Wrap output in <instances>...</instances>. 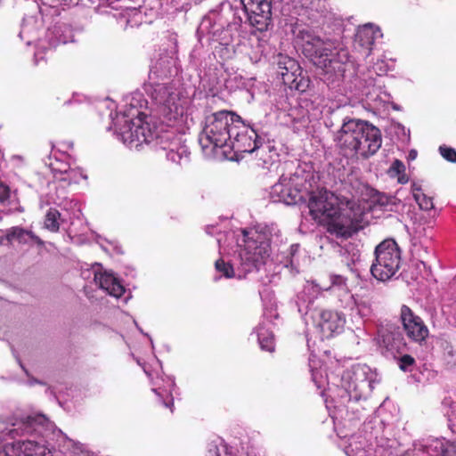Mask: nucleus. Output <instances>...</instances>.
I'll use <instances>...</instances> for the list:
<instances>
[{
    "label": "nucleus",
    "instance_id": "obj_19",
    "mask_svg": "<svg viewBox=\"0 0 456 456\" xmlns=\"http://www.w3.org/2000/svg\"><path fill=\"white\" fill-rule=\"evenodd\" d=\"M297 172H296L293 175V177H289V179L285 177L284 175H281L280 178V181L278 183H276L273 189L275 193L279 194L280 200L287 201L290 199L291 200H294L297 192L299 191V189L295 188L292 190L290 187H289V183L293 182L295 177H297Z\"/></svg>",
    "mask_w": 456,
    "mask_h": 456
},
{
    "label": "nucleus",
    "instance_id": "obj_21",
    "mask_svg": "<svg viewBox=\"0 0 456 456\" xmlns=\"http://www.w3.org/2000/svg\"><path fill=\"white\" fill-rule=\"evenodd\" d=\"M271 240L272 232L269 229L265 228L258 232V260L264 264L271 255Z\"/></svg>",
    "mask_w": 456,
    "mask_h": 456
},
{
    "label": "nucleus",
    "instance_id": "obj_1",
    "mask_svg": "<svg viewBox=\"0 0 456 456\" xmlns=\"http://www.w3.org/2000/svg\"><path fill=\"white\" fill-rule=\"evenodd\" d=\"M308 208L312 218L337 239L347 240L368 224L365 208L357 201H340L326 189L310 193Z\"/></svg>",
    "mask_w": 456,
    "mask_h": 456
},
{
    "label": "nucleus",
    "instance_id": "obj_30",
    "mask_svg": "<svg viewBox=\"0 0 456 456\" xmlns=\"http://www.w3.org/2000/svg\"><path fill=\"white\" fill-rule=\"evenodd\" d=\"M260 346L262 350L273 353L275 351L274 336L271 334L266 338H263L260 340Z\"/></svg>",
    "mask_w": 456,
    "mask_h": 456
},
{
    "label": "nucleus",
    "instance_id": "obj_25",
    "mask_svg": "<svg viewBox=\"0 0 456 456\" xmlns=\"http://www.w3.org/2000/svg\"><path fill=\"white\" fill-rule=\"evenodd\" d=\"M247 20L252 27L256 25V4L254 0H241Z\"/></svg>",
    "mask_w": 456,
    "mask_h": 456
},
{
    "label": "nucleus",
    "instance_id": "obj_32",
    "mask_svg": "<svg viewBox=\"0 0 456 456\" xmlns=\"http://www.w3.org/2000/svg\"><path fill=\"white\" fill-rule=\"evenodd\" d=\"M391 169L399 175L405 171V166L401 160L395 159L391 166Z\"/></svg>",
    "mask_w": 456,
    "mask_h": 456
},
{
    "label": "nucleus",
    "instance_id": "obj_24",
    "mask_svg": "<svg viewBox=\"0 0 456 456\" xmlns=\"http://www.w3.org/2000/svg\"><path fill=\"white\" fill-rule=\"evenodd\" d=\"M61 213L55 208H50L45 218V228L52 232H57L60 229L59 219Z\"/></svg>",
    "mask_w": 456,
    "mask_h": 456
},
{
    "label": "nucleus",
    "instance_id": "obj_8",
    "mask_svg": "<svg viewBox=\"0 0 456 456\" xmlns=\"http://www.w3.org/2000/svg\"><path fill=\"white\" fill-rule=\"evenodd\" d=\"M378 344L383 354L391 355L394 358L407 349V343L400 327L391 323L379 328Z\"/></svg>",
    "mask_w": 456,
    "mask_h": 456
},
{
    "label": "nucleus",
    "instance_id": "obj_22",
    "mask_svg": "<svg viewBox=\"0 0 456 456\" xmlns=\"http://www.w3.org/2000/svg\"><path fill=\"white\" fill-rule=\"evenodd\" d=\"M245 245L240 250V256L243 265L256 267V242L255 240L245 241Z\"/></svg>",
    "mask_w": 456,
    "mask_h": 456
},
{
    "label": "nucleus",
    "instance_id": "obj_14",
    "mask_svg": "<svg viewBox=\"0 0 456 456\" xmlns=\"http://www.w3.org/2000/svg\"><path fill=\"white\" fill-rule=\"evenodd\" d=\"M359 126L361 130H363V134L358 136L361 143L358 157L367 159L374 155L381 147V132L368 121L361 120V126Z\"/></svg>",
    "mask_w": 456,
    "mask_h": 456
},
{
    "label": "nucleus",
    "instance_id": "obj_5",
    "mask_svg": "<svg viewBox=\"0 0 456 456\" xmlns=\"http://www.w3.org/2000/svg\"><path fill=\"white\" fill-rule=\"evenodd\" d=\"M361 119L348 118L343 121L339 130L335 134L334 141L340 153L346 158H358L361 146L358 136L362 135Z\"/></svg>",
    "mask_w": 456,
    "mask_h": 456
},
{
    "label": "nucleus",
    "instance_id": "obj_4",
    "mask_svg": "<svg viewBox=\"0 0 456 456\" xmlns=\"http://www.w3.org/2000/svg\"><path fill=\"white\" fill-rule=\"evenodd\" d=\"M294 34L297 46L314 65L322 64V58L330 54L333 43L330 39H322L313 29L298 28L294 30Z\"/></svg>",
    "mask_w": 456,
    "mask_h": 456
},
{
    "label": "nucleus",
    "instance_id": "obj_3",
    "mask_svg": "<svg viewBox=\"0 0 456 456\" xmlns=\"http://www.w3.org/2000/svg\"><path fill=\"white\" fill-rule=\"evenodd\" d=\"M401 251L395 240L380 242L375 248V261L371 265V274L379 281L389 280L399 269Z\"/></svg>",
    "mask_w": 456,
    "mask_h": 456
},
{
    "label": "nucleus",
    "instance_id": "obj_35",
    "mask_svg": "<svg viewBox=\"0 0 456 456\" xmlns=\"http://www.w3.org/2000/svg\"><path fill=\"white\" fill-rule=\"evenodd\" d=\"M346 279L341 275H336L333 277V284L345 285Z\"/></svg>",
    "mask_w": 456,
    "mask_h": 456
},
{
    "label": "nucleus",
    "instance_id": "obj_7",
    "mask_svg": "<svg viewBox=\"0 0 456 456\" xmlns=\"http://www.w3.org/2000/svg\"><path fill=\"white\" fill-rule=\"evenodd\" d=\"M151 98L159 105L161 112L169 117L175 118L182 113L180 106V94L172 83L157 84L151 91Z\"/></svg>",
    "mask_w": 456,
    "mask_h": 456
},
{
    "label": "nucleus",
    "instance_id": "obj_10",
    "mask_svg": "<svg viewBox=\"0 0 456 456\" xmlns=\"http://www.w3.org/2000/svg\"><path fill=\"white\" fill-rule=\"evenodd\" d=\"M144 114L139 113L136 118L128 121L121 129V136L125 143L137 148L142 143H148L153 138L150 124L143 120Z\"/></svg>",
    "mask_w": 456,
    "mask_h": 456
},
{
    "label": "nucleus",
    "instance_id": "obj_27",
    "mask_svg": "<svg viewBox=\"0 0 456 456\" xmlns=\"http://www.w3.org/2000/svg\"><path fill=\"white\" fill-rule=\"evenodd\" d=\"M215 268L221 273L225 278H232L234 276V269L230 263L224 262V259H217L215 263Z\"/></svg>",
    "mask_w": 456,
    "mask_h": 456
},
{
    "label": "nucleus",
    "instance_id": "obj_9",
    "mask_svg": "<svg viewBox=\"0 0 456 456\" xmlns=\"http://www.w3.org/2000/svg\"><path fill=\"white\" fill-rule=\"evenodd\" d=\"M228 147L232 149L236 156L243 153L251 154L256 150V130L250 125L245 124L240 117L234 126V133L231 136Z\"/></svg>",
    "mask_w": 456,
    "mask_h": 456
},
{
    "label": "nucleus",
    "instance_id": "obj_12",
    "mask_svg": "<svg viewBox=\"0 0 456 456\" xmlns=\"http://www.w3.org/2000/svg\"><path fill=\"white\" fill-rule=\"evenodd\" d=\"M0 456H52V453L44 444L17 440L0 446Z\"/></svg>",
    "mask_w": 456,
    "mask_h": 456
},
{
    "label": "nucleus",
    "instance_id": "obj_18",
    "mask_svg": "<svg viewBox=\"0 0 456 456\" xmlns=\"http://www.w3.org/2000/svg\"><path fill=\"white\" fill-rule=\"evenodd\" d=\"M6 240L10 242L17 241L20 244H28L30 241L37 244L38 246H43L44 241L31 231L25 230L21 227H12L6 232Z\"/></svg>",
    "mask_w": 456,
    "mask_h": 456
},
{
    "label": "nucleus",
    "instance_id": "obj_20",
    "mask_svg": "<svg viewBox=\"0 0 456 456\" xmlns=\"http://www.w3.org/2000/svg\"><path fill=\"white\" fill-rule=\"evenodd\" d=\"M272 24L271 2L262 0L258 2V32L267 31Z\"/></svg>",
    "mask_w": 456,
    "mask_h": 456
},
{
    "label": "nucleus",
    "instance_id": "obj_31",
    "mask_svg": "<svg viewBox=\"0 0 456 456\" xmlns=\"http://www.w3.org/2000/svg\"><path fill=\"white\" fill-rule=\"evenodd\" d=\"M10 192L9 186L0 182V204H4L9 200Z\"/></svg>",
    "mask_w": 456,
    "mask_h": 456
},
{
    "label": "nucleus",
    "instance_id": "obj_17",
    "mask_svg": "<svg viewBox=\"0 0 456 456\" xmlns=\"http://www.w3.org/2000/svg\"><path fill=\"white\" fill-rule=\"evenodd\" d=\"M94 281L102 289L112 297L118 298L125 293L124 286L112 273H97L94 275Z\"/></svg>",
    "mask_w": 456,
    "mask_h": 456
},
{
    "label": "nucleus",
    "instance_id": "obj_11",
    "mask_svg": "<svg viewBox=\"0 0 456 456\" xmlns=\"http://www.w3.org/2000/svg\"><path fill=\"white\" fill-rule=\"evenodd\" d=\"M400 321L408 338L419 345L426 340L429 334L427 325L423 320L406 305L401 306Z\"/></svg>",
    "mask_w": 456,
    "mask_h": 456
},
{
    "label": "nucleus",
    "instance_id": "obj_33",
    "mask_svg": "<svg viewBox=\"0 0 456 456\" xmlns=\"http://www.w3.org/2000/svg\"><path fill=\"white\" fill-rule=\"evenodd\" d=\"M207 456H222L219 448L213 443L208 446Z\"/></svg>",
    "mask_w": 456,
    "mask_h": 456
},
{
    "label": "nucleus",
    "instance_id": "obj_15",
    "mask_svg": "<svg viewBox=\"0 0 456 456\" xmlns=\"http://www.w3.org/2000/svg\"><path fill=\"white\" fill-rule=\"evenodd\" d=\"M346 320L342 314L335 311L324 310L321 314L319 326L326 338L340 333L344 328Z\"/></svg>",
    "mask_w": 456,
    "mask_h": 456
},
{
    "label": "nucleus",
    "instance_id": "obj_16",
    "mask_svg": "<svg viewBox=\"0 0 456 456\" xmlns=\"http://www.w3.org/2000/svg\"><path fill=\"white\" fill-rule=\"evenodd\" d=\"M13 426H17V429H21V433H41L44 429H48L52 423L43 414L27 415L17 419Z\"/></svg>",
    "mask_w": 456,
    "mask_h": 456
},
{
    "label": "nucleus",
    "instance_id": "obj_36",
    "mask_svg": "<svg viewBox=\"0 0 456 456\" xmlns=\"http://www.w3.org/2000/svg\"><path fill=\"white\" fill-rule=\"evenodd\" d=\"M446 456H456V451H455V452H453L452 454H448V455H446Z\"/></svg>",
    "mask_w": 456,
    "mask_h": 456
},
{
    "label": "nucleus",
    "instance_id": "obj_6",
    "mask_svg": "<svg viewBox=\"0 0 456 456\" xmlns=\"http://www.w3.org/2000/svg\"><path fill=\"white\" fill-rule=\"evenodd\" d=\"M276 72L282 83L290 89L305 92L310 86V79L302 75L298 62L288 55L280 53L277 56Z\"/></svg>",
    "mask_w": 456,
    "mask_h": 456
},
{
    "label": "nucleus",
    "instance_id": "obj_26",
    "mask_svg": "<svg viewBox=\"0 0 456 456\" xmlns=\"http://www.w3.org/2000/svg\"><path fill=\"white\" fill-rule=\"evenodd\" d=\"M356 41H358L362 46H364L367 49H370L374 43L373 32L367 28H363L358 31L356 34Z\"/></svg>",
    "mask_w": 456,
    "mask_h": 456
},
{
    "label": "nucleus",
    "instance_id": "obj_34",
    "mask_svg": "<svg viewBox=\"0 0 456 456\" xmlns=\"http://www.w3.org/2000/svg\"><path fill=\"white\" fill-rule=\"evenodd\" d=\"M167 399L163 400V405L167 408L170 409V411L173 412V407H174V400L171 395H167Z\"/></svg>",
    "mask_w": 456,
    "mask_h": 456
},
{
    "label": "nucleus",
    "instance_id": "obj_29",
    "mask_svg": "<svg viewBox=\"0 0 456 456\" xmlns=\"http://www.w3.org/2000/svg\"><path fill=\"white\" fill-rule=\"evenodd\" d=\"M439 152L442 155L444 159H445L447 161L456 163V150L446 146L442 145L439 147Z\"/></svg>",
    "mask_w": 456,
    "mask_h": 456
},
{
    "label": "nucleus",
    "instance_id": "obj_28",
    "mask_svg": "<svg viewBox=\"0 0 456 456\" xmlns=\"http://www.w3.org/2000/svg\"><path fill=\"white\" fill-rule=\"evenodd\" d=\"M398 366L401 370L408 371L410 368L415 365V359L410 354H403L397 358Z\"/></svg>",
    "mask_w": 456,
    "mask_h": 456
},
{
    "label": "nucleus",
    "instance_id": "obj_2",
    "mask_svg": "<svg viewBox=\"0 0 456 456\" xmlns=\"http://www.w3.org/2000/svg\"><path fill=\"white\" fill-rule=\"evenodd\" d=\"M237 121H240V116L228 110H221L207 116L199 139L201 147L203 149L228 147Z\"/></svg>",
    "mask_w": 456,
    "mask_h": 456
},
{
    "label": "nucleus",
    "instance_id": "obj_13",
    "mask_svg": "<svg viewBox=\"0 0 456 456\" xmlns=\"http://www.w3.org/2000/svg\"><path fill=\"white\" fill-rule=\"evenodd\" d=\"M322 61H323L322 64H315V66L334 80L344 77L349 62V53L346 49H337L333 45L330 54H327L326 58H322Z\"/></svg>",
    "mask_w": 456,
    "mask_h": 456
},
{
    "label": "nucleus",
    "instance_id": "obj_23",
    "mask_svg": "<svg viewBox=\"0 0 456 456\" xmlns=\"http://www.w3.org/2000/svg\"><path fill=\"white\" fill-rule=\"evenodd\" d=\"M413 198L420 209L425 211L434 209L433 198L424 193L420 188L414 189Z\"/></svg>",
    "mask_w": 456,
    "mask_h": 456
},
{
    "label": "nucleus",
    "instance_id": "obj_37",
    "mask_svg": "<svg viewBox=\"0 0 456 456\" xmlns=\"http://www.w3.org/2000/svg\"><path fill=\"white\" fill-rule=\"evenodd\" d=\"M153 392H155L158 395L160 396L159 393H158L156 389H153Z\"/></svg>",
    "mask_w": 456,
    "mask_h": 456
}]
</instances>
